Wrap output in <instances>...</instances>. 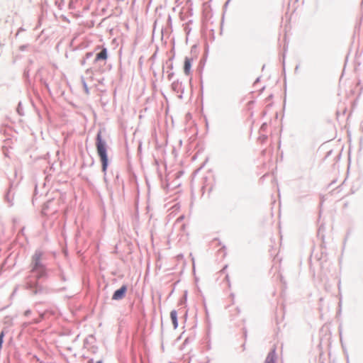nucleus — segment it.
Instances as JSON below:
<instances>
[{
	"label": "nucleus",
	"mask_w": 363,
	"mask_h": 363,
	"mask_svg": "<svg viewBox=\"0 0 363 363\" xmlns=\"http://www.w3.org/2000/svg\"><path fill=\"white\" fill-rule=\"evenodd\" d=\"M43 252L37 251L32 257L31 270L36 273L38 277L45 274V268L42 263Z\"/></svg>",
	"instance_id": "f03ea898"
},
{
	"label": "nucleus",
	"mask_w": 363,
	"mask_h": 363,
	"mask_svg": "<svg viewBox=\"0 0 363 363\" xmlns=\"http://www.w3.org/2000/svg\"><path fill=\"white\" fill-rule=\"evenodd\" d=\"M4 336V333L2 331L0 334V349H1V347H2Z\"/></svg>",
	"instance_id": "6e6552de"
},
{
	"label": "nucleus",
	"mask_w": 363,
	"mask_h": 363,
	"mask_svg": "<svg viewBox=\"0 0 363 363\" xmlns=\"http://www.w3.org/2000/svg\"><path fill=\"white\" fill-rule=\"evenodd\" d=\"M170 318L174 325V328L176 329L178 327L177 313L176 311H171Z\"/></svg>",
	"instance_id": "423d86ee"
},
{
	"label": "nucleus",
	"mask_w": 363,
	"mask_h": 363,
	"mask_svg": "<svg viewBox=\"0 0 363 363\" xmlns=\"http://www.w3.org/2000/svg\"><path fill=\"white\" fill-rule=\"evenodd\" d=\"M264 363H275L273 352L267 355Z\"/></svg>",
	"instance_id": "0eeeda50"
},
{
	"label": "nucleus",
	"mask_w": 363,
	"mask_h": 363,
	"mask_svg": "<svg viewBox=\"0 0 363 363\" xmlns=\"http://www.w3.org/2000/svg\"><path fill=\"white\" fill-rule=\"evenodd\" d=\"M127 291V286L125 285L122 286L119 289L116 290L113 296V300H120L122 299Z\"/></svg>",
	"instance_id": "7ed1b4c3"
},
{
	"label": "nucleus",
	"mask_w": 363,
	"mask_h": 363,
	"mask_svg": "<svg viewBox=\"0 0 363 363\" xmlns=\"http://www.w3.org/2000/svg\"><path fill=\"white\" fill-rule=\"evenodd\" d=\"M191 60L189 57H185L184 64V72L186 75L189 76L191 73Z\"/></svg>",
	"instance_id": "20e7f679"
},
{
	"label": "nucleus",
	"mask_w": 363,
	"mask_h": 363,
	"mask_svg": "<svg viewBox=\"0 0 363 363\" xmlns=\"http://www.w3.org/2000/svg\"><path fill=\"white\" fill-rule=\"evenodd\" d=\"M96 363H102V362L101 361H99Z\"/></svg>",
	"instance_id": "1a4fd4ad"
},
{
	"label": "nucleus",
	"mask_w": 363,
	"mask_h": 363,
	"mask_svg": "<svg viewBox=\"0 0 363 363\" xmlns=\"http://www.w3.org/2000/svg\"><path fill=\"white\" fill-rule=\"evenodd\" d=\"M107 50L106 48H103L102 50L98 53L96 56V60H105L107 59Z\"/></svg>",
	"instance_id": "39448f33"
},
{
	"label": "nucleus",
	"mask_w": 363,
	"mask_h": 363,
	"mask_svg": "<svg viewBox=\"0 0 363 363\" xmlns=\"http://www.w3.org/2000/svg\"><path fill=\"white\" fill-rule=\"evenodd\" d=\"M96 146L98 155L102 163V171L106 172L108 167V157L106 154V142L102 140L101 133L97 134Z\"/></svg>",
	"instance_id": "f257e3e1"
}]
</instances>
